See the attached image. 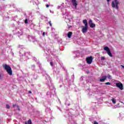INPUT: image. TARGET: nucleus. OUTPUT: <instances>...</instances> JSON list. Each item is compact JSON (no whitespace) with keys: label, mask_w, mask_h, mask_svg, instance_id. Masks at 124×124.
<instances>
[{"label":"nucleus","mask_w":124,"mask_h":124,"mask_svg":"<svg viewBox=\"0 0 124 124\" xmlns=\"http://www.w3.org/2000/svg\"><path fill=\"white\" fill-rule=\"evenodd\" d=\"M3 68H4V69L6 70L9 75H12V69H11L10 66L7 64H3Z\"/></svg>","instance_id":"f257e3e1"},{"label":"nucleus","mask_w":124,"mask_h":124,"mask_svg":"<svg viewBox=\"0 0 124 124\" xmlns=\"http://www.w3.org/2000/svg\"><path fill=\"white\" fill-rule=\"evenodd\" d=\"M83 23L85 26H82V32L83 33H86L88 31V21L86 19L83 20Z\"/></svg>","instance_id":"f03ea898"},{"label":"nucleus","mask_w":124,"mask_h":124,"mask_svg":"<svg viewBox=\"0 0 124 124\" xmlns=\"http://www.w3.org/2000/svg\"><path fill=\"white\" fill-rule=\"evenodd\" d=\"M119 1L118 0H114V1H112L111 3V6L113 8H115L116 9H119Z\"/></svg>","instance_id":"7ed1b4c3"},{"label":"nucleus","mask_w":124,"mask_h":124,"mask_svg":"<svg viewBox=\"0 0 124 124\" xmlns=\"http://www.w3.org/2000/svg\"><path fill=\"white\" fill-rule=\"evenodd\" d=\"M104 49L105 51H106L108 55L110 57V58L113 57V55H112V53H111V51L110 50V48L108 47V46H105L104 47Z\"/></svg>","instance_id":"20e7f679"},{"label":"nucleus","mask_w":124,"mask_h":124,"mask_svg":"<svg viewBox=\"0 0 124 124\" xmlns=\"http://www.w3.org/2000/svg\"><path fill=\"white\" fill-rule=\"evenodd\" d=\"M116 86L117 88H119V89H120V90H121V91H123V90H124V85H123V83H122L121 82L116 83Z\"/></svg>","instance_id":"39448f33"},{"label":"nucleus","mask_w":124,"mask_h":124,"mask_svg":"<svg viewBox=\"0 0 124 124\" xmlns=\"http://www.w3.org/2000/svg\"><path fill=\"white\" fill-rule=\"evenodd\" d=\"M86 61L88 64H91L93 62V57L90 56L86 58Z\"/></svg>","instance_id":"423d86ee"},{"label":"nucleus","mask_w":124,"mask_h":124,"mask_svg":"<svg viewBox=\"0 0 124 124\" xmlns=\"http://www.w3.org/2000/svg\"><path fill=\"white\" fill-rule=\"evenodd\" d=\"M89 24L90 26V28H95V24L93 23V20H92V19H90L89 21Z\"/></svg>","instance_id":"0eeeda50"},{"label":"nucleus","mask_w":124,"mask_h":124,"mask_svg":"<svg viewBox=\"0 0 124 124\" xmlns=\"http://www.w3.org/2000/svg\"><path fill=\"white\" fill-rule=\"evenodd\" d=\"M72 3L74 6H75L76 8L77 7L78 4L77 3V1L76 0H72Z\"/></svg>","instance_id":"6e6552de"},{"label":"nucleus","mask_w":124,"mask_h":124,"mask_svg":"<svg viewBox=\"0 0 124 124\" xmlns=\"http://www.w3.org/2000/svg\"><path fill=\"white\" fill-rule=\"evenodd\" d=\"M107 78V77L104 76L102 78L100 79V82H104L105 80H106V78Z\"/></svg>","instance_id":"1a4fd4ad"},{"label":"nucleus","mask_w":124,"mask_h":124,"mask_svg":"<svg viewBox=\"0 0 124 124\" xmlns=\"http://www.w3.org/2000/svg\"><path fill=\"white\" fill-rule=\"evenodd\" d=\"M72 34L73 33L71 31H69L68 32L67 36L68 38H71V36H72Z\"/></svg>","instance_id":"9d476101"},{"label":"nucleus","mask_w":124,"mask_h":124,"mask_svg":"<svg viewBox=\"0 0 124 124\" xmlns=\"http://www.w3.org/2000/svg\"><path fill=\"white\" fill-rule=\"evenodd\" d=\"M25 124H32V122H31V120L29 119L28 122H25Z\"/></svg>","instance_id":"9b49d317"},{"label":"nucleus","mask_w":124,"mask_h":124,"mask_svg":"<svg viewBox=\"0 0 124 124\" xmlns=\"http://www.w3.org/2000/svg\"><path fill=\"white\" fill-rule=\"evenodd\" d=\"M111 101L113 104H116V100L114 98H112Z\"/></svg>","instance_id":"f8f14e48"},{"label":"nucleus","mask_w":124,"mask_h":124,"mask_svg":"<svg viewBox=\"0 0 124 124\" xmlns=\"http://www.w3.org/2000/svg\"><path fill=\"white\" fill-rule=\"evenodd\" d=\"M24 23L25 24H28L29 23V21H28V18H26V19L25 20Z\"/></svg>","instance_id":"ddd939ff"},{"label":"nucleus","mask_w":124,"mask_h":124,"mask_svg":"<svg viewBox=\"0 0 124 124\" xmlns=\"http://www.w3.org/2000/svg\"><path fill=\"white\" fill-rule=\"evenodd\" d=\"M107 78H108V79H112V77H111V76H110V75H108Z\"/></svg>","instance_id":"4468645a"},{"label":"nucleus","mask_w":124,"mask_h":124,"mask_svg":"<svg viewBox=\"0 0 124 124\" xmlns=\"http://www.w3.org/2000/svg\"><path fill=\"white\" fill-rule=\"evenodd\" d=\"M101 61H104L105 60V57L102 56L101 57Z\"/></svg>","instance_id":"2eb2a0df"},{"label":"nucleus","mask_w":124,"mask_h":124,"mask_svg":"<svg viewBox=\"0 0 124 124\" xmlns=\"http://www.w3.org/2000/svg\"><path fill=\"white\" fill-rule=\"evenodd\" d=\"M6 107L7 109H10V108L9 105H6Z\"/></svg>","instance_id":"dca6fc26"},{"label":"nucleus","mask_w":124,"mask_h":124,"mask_svg":"<svg viewBox=\"0 0 124 124\" xmlns=\"http://www.w3.org/2000/svg\"><path fill=\"white\" fill-rule=\"evenodd\" d=\"M67 26L68 30H69V29H70L71 28H72V26L71 25H69L68 24H67Z\"/></svg>","instance_id":"f3484780"},{"label":"nucleus","mask_w":124,"mask_h":124,"mask_svg":"<svg viewBox=\"0 0 124 124\" xmlns=\"http://www.w3.org/2000/svg\"><path fill=\"white\" fill-rule=\"evenodd\" d=\"M105 85H111V83L108 82H106Z\"/></svg>","instance_id":"a211bd4d"},{"label":"nucleus","mask_w":124,"mask_h":124,"mask_svg":"<svg viewBox=\"0 0 124 124\" xmlns=\"http://www.w3.org/2000/svg\"><path fill=\"white\" fill-rule=\"evenodd\" d=\"M49 24L50 27H52V23H51V21H49Z\"/></svg>","instance_id":"6ab92c4d"},{"label":"nucleus","mask_w":124,"mask_h":124,"mask_svg":"<svg viewBox=\"0 0 124 124\" xmlns=\"http://www.w3.org/2000/svg\"><path fill=\"white\" fill-rule=\"evenodd\" d=\"M50 65H51V66H52V65H53V62H50Z\"/></svg>","instance_id":"aec40b11"},{"label":"nucleus","mask_w":124,"mask_h":124,"mask_svg":"<svg viewBox=\"0 0 124 124\" xmlns=\"http://www.w3.org/2000/svg\"><path fill=\"white\" fill-rule=\"evenodd\" d=\"M17 108L18 111H20V108L19 107V106H17Z\"/></svg>","instance_id":"412c9836"},{"label":"nucleus","mask_w":124,"mask_h":124,"mask_svg":"<svg viewBox=\"0 0 124 124\" xmlns=\"http://www.w3.org/2000/svg\"><path fill=\"white\" fill-rule=\"evenodd\" d=\"M28 93H31V91H29L28 92Z\"/></svg>","instance_id":"4be33fe9"},{"label":"nucleus","mask_w":124,"mask_h":124,"mask_svg":"<svg viewBox=\"0 0 124 124\" xmlns=\"http://www.w3.org/2000/svg\"><path fill=\"white\" fill-rule=\"evenodd\" d=\"M43 36H44V35H45V32H43Z\"/></svg>","instance_id":"5701e85b"},{"label":"nucleus","mask_w":124,"mask_h":124,"mask_svg":"<svg viewBox=\"0 0 124 124\" xmlns=\"http://www.w3.org/2000/svg\"><path fill=\"white\" fill-rule=\"evenodd\" d=\"M46 6L47 8H48V7H49V5L48 4H46Z\"/></svg>","instance_id":"b1692460"},{"label":"nucleus","mask_w":124,"mask_h":124,"mask_svg":"<svg viewBox=\"0 0 124 124\" xmlns=\"http://www.w3.org/2000/svg\"><path fill=\"white\" fill-rule=\"evenodd\" d=\"M121 67H123V68H124V65H121Z\"/></svg>","instance_id":"393cba45"},{"label":"nucleus","mask_w":124,"mask_h":124,"mask_svg":"<svg viewBox=\"0 0 124 124\" xmlns=\"http://www.w3.org/2000/svg\"><path fill=\"white\" fill-rule=\"evenodd\" d=\"M13 107H15V106H16V104H15V105H13Z\"/></svg>","instance_id":"a878e982"},{"label":"nucleus","mask_w":124,"mask_h":124,"mask_svg":"<svg viewBox=\"0 0 124 124\" xmlns=\"http://www.w3.org/2000/svg\"><path fill=\"white\" fill-rule=\"evenodd\" d=\"M107 0L108 2V3L109 1H110L111 0Z\"/></svg>","instance_id":"bb28decb"},{"label":"nucleus","mask_w":124,"mask_h":124,"mask_svg":"<svg viewBox=\"0 0 124 124\" xmlns=\"http://www.w3.org/2000/svg\"><path fill=\"white\" fill-rule=\"evenodd\" d=\"M1 78V76L0 75V79Z\"/></svg>","instance_id":"cd10ccee"}]
</instances>
